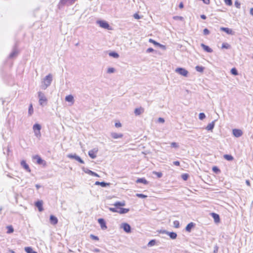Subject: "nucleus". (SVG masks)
Returning <instances> with one entry per match:
<instances>
[{
  "mask_svg": "<svg viewBox=\"0 0 253 253\" xmlns=\"http://www.w3.org/2000/svg\"><path fill=\"white\" fill-rule=\"evenodd\" d=\"M52 81V76L51 74H49L46 76L43 79L42 84V88L43 89H45L48 86H49L51 83Z\"/></svg>",
  "mask_w": 253,
  "mask_h": 253,
  "instance_id": "1",
  "label": "nucleus"
},
{
  "mask_svg": "<svg viewBox=\"0 0 253 253\" xmlns=\"http://www.w3.org/2000/svg\"><path fill=\"white\" fill-rule=\"evenodd\" d=\"M38 97L39 98V104L42 106H44L47 104V98L43 93L40 91L38 92Z\"/></svg>",
  "mask_w": 253,
  "mask_h": 253,
  "instance_id": "2",
  "label": "nucleus"
},
{
  "mask_svg": "<svg viewBox=\"0 0 253 253\" xmlns=\"http://www.w3.org/2000/svg\"><path fill=\"white\" fill-rule=\"evenodd\" d=\"M67 157L71 159H75L81 164L84 163V161L76 154H69L67 155Z\"/></svg>",
  "mask_w": 253,
  "mask_h": 253,
  "instance_id": "3",
  "label": "nucleus"
},
{
  "mask_svg": "<svg viewBox=\"0 0 253 253\" xmlns=\"http://www.w3.org/2000/svg\"><path fill=\"white\" fill-rule=\"evenodd\" d=\"M96 23L102 28L110 30L111 29L109 24L105 21L98 20Z\"/></svg>",
  "mask_w": 253,
  "mask_h": 253,
  "instance_id": "4",
  "label": "nucleus"
},
{
  "mask_svg": "<svg viewBox=\"0 0 253 253\" xmlns=\"http://www.w3.org/2000/svg\"><path fill=\"white\" fill-rule=\"evenodd\" d=\"M175 72L184 77H187L188 72L184 68H177L175 69Z\"/></svg>",
  "mask_w": 253,
  "mask_h": 253,
  "instance_id": "5",
  "label": "nucleus"
},
{
  "mask_svg": "<svg viewBox=\"0 0 253 253\" xmlns=\"http://www.w3.org/2000/svg\"><path fill=\"white\" fill-rule=\"evenodd\" d=\"M18 54V50L17 48H16V47L15 46L13 48L11 52L9 55L8 58L11 59H14L17 56Z\"/></svg>",
  "mask_w": 253,
  "mask_h": 253,
  "instance_id": "6",
  "label": "nucleus"
},
{
  "mask_svg": "<svg viewBox=\"0 0 253 253\" xmlns=\"http://www.w3.org/2000/svg\"><path fill=\"white\" fill-rule=\"evenodd\" d=\"M121 227L127 233L131 232V227L129 224L127 223H123L121 225Z\"/></svg>",
  "mask_w": 253,
  "mask_h": 253,
  "instance_id": "7",
  "label": "nucleus"
},
{
  "mask_svg": "<svg viewBox=\"0 0 253 253\" xmlns=\"http://www.w3.org/2000/svg\"><path fill=\"white\" fill-rule=\"evenodd\" d=\"M98 150L97 148H94L88 151V155L92 159H95L96 157V153H97Z\"/></svg>",
  "mask_w": 253,
  "mask_h": 253,
  "instance_id": "8",
  "label": "nucleus"
},
{
  "mask_svg": "<svg viewBox=\"0 0 253 253\" xmlns=\"http://www.w3.org/2000/svg\"><path fill=\"white\" fill-rule=\"evenodd\" d=\"M98 222L100 224L101 228L102 230H105L107 228L106 226V222L103 218H99L98 219Z\"/></svg>",
  "mask_w": 253,
  "mask_h": 253,
  "instance_id": "9",
  "label": "nucleus"
},
{
  "mask_svg": "<svg viewBox=\"0 0 253 253\" xmlns=\"http://www.w3.org/2000/svg\"><path fill=\"white\" fill-rule=\"evenodd\" d=\"M232 131L234 136L236 137H239L241 136L243 134L242 131L239 129H233Z\"/></svg>",
  "mask_w": 253,
  "mask_h": 253,
  "instance_id": "10",
  "label": "nucleus"
},
{
  "mask_svg": "<svg viewBox=\"0 0 253 253\" xmlns=\"http://www.w3.org/2000/svg\"><path fill=\"white\" fill-rule=\"evenodd\" d=\"M42 201H38L35 203L36 207L40 211H42L43 210L42 208Z\"/></svg>",
  "mask_w": 253,
  "mask_h": 253,
  "instance_id": "11",
  "label": "nucleus"
},
{
  "mask_svg": "<svg viewBox=\"0 0 253 253\" xmlns=\"http://www.w3.org/2000/svg\"><path fill=\"white\" fill-rule=\"evenodd\" d=\"M50 222L52 225H55L58 222V219L54 215H51L49 218Z\"/></svg>",
  "mask_w": 253,
  "mask_h": 253,
  "instance_id": "12",
  "label": "nucleus"
},
{
  "mask_svg": "<svg viewBox=\"0 0 253 253\" xmlns=\"http://www.w3.org/2000/svg\"><path fill=\"white\" fill-rule=\"evenodd\" d=\"M65 100L66 101L71 102V104H73L74 102V97L72 95H68L65 97Z\"/></svg>",
  "mask_w": 253,
  "mask_h": 253,
  "instance_id": "13",
  "label": "nucleus"
},
{
  "mask_svg": "<svg viewBox=\"0 0 253 253\" xmlns=\"http://www.w3.org/2000/svg\"><path fill=\"white\" fill-rule=\"evenodd\" d=\"M21 165L25 169H26L28 172H30L31 169L28 166V165L26 163V161L24 160H22L21 162Z\"/></svg>",
  "mask_w": 253,
  "mask_h": 253,
  "instance_id": "14",
  "label": "nucleus"
},
{
  "mask_svg": "<svg viewBox=\"0 0 253 253\" xmlns=\"http://www.w3.org/2000/svg\"><path fill=\"white\" fill-rule=\"evenodd\" d=\"M220 30L222 31L225 32V33H226L228 34H229V35H233L234 34V32L232 31V30L231 29H229L228 28L221 27L220 28Z\"/></svg>",
  "mask_w": 253,
  "mask_h": 253,
  "instance_id": "15",
  "label": "nucleus"
},
{
  "mask_svg": "<svg viewBox=\"0 0 253 253\" xmlns=\"http://www.w3.org/2000/svg\"><path fill=\"white\" fill-rule=\"evenodd\" d=\"M95 185H100L102 187H106L107 186H109L110 185V183H107L104 181H102V182L96 181L95 183Z\"/></svg>",
  "mask_w": 253,
  "mask_h": 253,
  "instance_id": "16",
  "label": "nucleus"
},
{
  "mask_svg": "<svg viewBox=\"0 0 253 253\" xmlns=\"http://www.w3.org/2000/svg\"><path fill=\"white\" fill-rule=\"evenodd\" d=\"M216 120L213 121L211 123H210L206 127V129L208 130L212 131L215 125V122Z\"/></svg>",
  "mask_w": 253,
  "mask_h": 253,
  "instance_id": "17",
  "label": "nucleus"
},
{
  "mask_svg": "<svg viewBox=\"0 0 253 253\" xmlns=\"http://www.w3.org/2000/svg\"><path fill=\"white\" fill-rule=\"evenodd\" d=\"M111 135L114 139L121 138L123 136L122 133H117L116 132H112Z\"/></svg>",
  "mask_w": 253,
  "mask_h": 253,
  "instance_id": "18",
  "label": "nucleus"
},
{
  "mask_svg": "<svg viewBox=\"0 0 253 253\" xmlns=\"http://www.w3.org/2000/svg\"><path fill=\"white\" fill-rule=\"evenodd\" d=\"M195 223L193 222H190L188 223L187 226H186L185 230L186 231L190 232H191L192 229L194 227Z\"/></svg>",
  "mask_w": 253,
  "mask_h": 253,
  "instance_id": "19",
  "label": "nucleus"
},
{
  "mask_svg": "<svg viewBox=\"0 0 253 253\" xmlns=\"http://www.w3.org/2000/svg\"><path fill=\"white\" fill-rule=\"evenodd\" d=\"M201 47L203 48V49L209 53H211L212 51V50L211 48H210L209 46L205 45L204 43H202L201 44Z\"/></svg>",
  "mask_w": 253,
  "mask_h": 253,
  "instance_id": "20",
  "label": "nucleus"
},
{
  "mask_svg": "<svg viewBox=\"0 0 253 253\" xmlns=\"http://www.w3.org/2000/svg\"><path fill=\"white\" fill-rule=\"evenodd\" d=\"M144 112L143 108L140 107L135 109L134 110V114L136 116H138L141 115Z\"/></svg>",
  "mask_w": 253,
  "mask_h": 253,
  "instance_id": "21",
  "label": "nucleus"
},
{
  "mask_svg": "<svg viewBox=\"0 0 253 253\" xmlns=\"http://www.w3.org/2000/svg\"><path fill=\"white\" fill-rule=\"evenodd\" d=\"M83 169H84V168H83ZM84 170L85 173H88L89 175H91L92 176H96V177L99 176L97 173H95L94 171H91V170L87 169L86 170Z\"/></svg>",
  "mask_w": 253,
  "mask_h": 253,
  "instance_id": "22",
  "label": "nucleus"
},
{
  "mask_svg": "<svg viewBox=\"0 0 253 253\" xmlns=\"http://www.w3.org/2000/svg\"><path fill=\"white\" fill-rule=\"evenodd\" d=\"M129 209H126L123 208H120L119 209V211H118V213L120 214H125L129 211Z\"/></svg>",
  "mask_w": 253,
  "mask_h": 253,
  "instance_id": "23",
  "label": "nucleus"
},
{
  "mask_svg": "<svg viewBox=\"0 0 253 253\" xmlns=\"http://www.w3.org/2000/svg\"><path fill=\"white\" fill-rule=\"evenodd\" d=\"M212 216L214 219V220L215 222H218L220 220V217L218 214L215 213H212Z\"/></svg>",
  "mask_w": 253,
  "mask_h": 253,
  "instance_id": "24",
  "label": "nucleus"
},
{
  "mask_svg": "<svg viewBox=\"0 0 253 253\" xmlns=\"http://www.w3.org/2000/svg\"><path fill=\"white\" fill-rule=\"evenodd\" d=\"M126 205V203L124 201L123 202H117L114 204V206H115L117 208H118L119 207H123L125 206Z\"/></svg>",
  "mask_w": 253,
  "mask_h": 253,
  "instance_id": "25",
  "label": "nucleus"
},
{
  "mask_svg": "<svg viewBox=\"0 0 253 253\" xmlns=\"http://www.w3.org/2000/svg\"><path fill=\"white\" fill-rule=\"evenodd\" d=\"M34 131H40L41 129V126L39 124H35L33 127Z\"/></svg>",
  "mask_w": 253,
  "mask_h": 253,
  "instance_id": "26",
  "label": "nucleus"
},
{
  "mask_svg": "<svg viewBox=\"0 0 253 253\" xmlns=\"http://www.w3.org/2000/svg\"><path fill=\"white\" fill-rule=\"evenodd\" d=\"M25 251L27 253H37L33 250L32 247H25Z\"/></svg>",
  "mask_w": 253,
  "mask_h": 253,
  "instance_id": "27",
  "label": "nucleus"
},
{
  "mask_svg": "<svg viewBox=\"0 0 253 253\" xmlns=\"http://www.w3.org/2000/svg\"><path fill=\"white\" fill-rule=\"evenodd\" d=\"M137 183H141L144 184H147L148 182L144 178H138L136 180Z\"/></svg>",
  "mask_w": 253,
  "mask_h": 253,
  "instance_id": "28",
  "label": "nucleus"
},
{
  "mask_svg": "<svg viewBox=\"0 0 253 253\" xmlns=\"http://www.w3.org/2000/svg\"><path fill=\"white\" fill-rule=\"evenodd\" d=\"M168 235L171 239H175L177 237V234L173 232H169Z\"/></svg>",
  "mask_w": 253,
  "mask_h": 253,
  "instance_id": "29",
  "label": "nucleus"
},
{
  "mask_svg": "<svg viewBox=\"0 0 253 253\" xmlns=\"http://www.w3.org/2000/svg\"><path fill=\"white\" fill-rule=\"evenodd\" d=\"M34 159L37 160V162L38 164L41 165L43 162V160L38 155L35 156Z\"/></svg>",
  "mask_w": 253,
  "mask_h": 253,
  "instance_id": "30",
  "label": "nucleus"
},
{
  "mask_svg": "<svg viewBox=\"0 0 253 253\" xmlns=\"http://www.w3.org/2000/svg\"><path fill=\"white\" fill-rule=\"evenodd\" d=\"M223 157L227 161H231L234 159L233 157L231 155L225 154L223 156Z\"/></svg>",
  "mask_w": 253,
  "mask_h": 253,
  "instance_id": "31",
  "label": "nucleus"
},
{
  "mask_svg": "<svg viewBox=\"0 0 253 253\" xmlns=\"http://www.w3.org/2000/svg\"><path fill=\"white\" fill-rule=\"evenodd\" d=\"M69 3V0H60L59 3V6H62L65 4H66L67 3Z\"/></svg>",
  "mask_w": 253,
  "mask_h": 253,
  "instance_id": "32",
  "label": "nucleus"
},
{
  "mask_svg": "<svg viewBox=\"0 0 253 253\" xmlns=\"http://www.w3.org/2000/svg\"><path fill=\"white\" fill-rule=\"evenodd\" d=\"M195 69L197 72L202 73L204 71V67H203V66H197L195 67Z\"/></svg>",
  "mask_w": 253,
  "mask_h": 253,
  "instance_id": "33",
  "label": "nucleus"
},
{
  "mask_svg": "<svg viewBox=\"0 0 253 253\" xmlns=\"http://www.w3.org/2000/svg\"><path fill=\"white\" fill-rule=\"evenodd\" d=\"M109 55L114 58H118L119 57V54L116 52H111L109 53Z\"/></svg>",
  "mask_w": 253,
  "mask_h": 253,
  "instance_id": "34",
  "label": "nucleus"
},
{
  "mask_svg": "<svg viewBox=\"0 0 253 253\" xmlns=\"http://www.w3.org/2000/svg\"><path fill=\"white\" fill-rule=\"evenodd\" d=\"M33 112H34V110H33V106L32 104H30L29 107L28 114L29 115L31 116L33 114Z\"/></svg>",
  "mask_w": 253,
  "mask_h": 253,
  "instance_id": "35",
  "label": "nucleus"
},
{
  "mask_svg": "<svg viewBox=\"0 0 253 253\" xmlns=\"http://www.w3.org/2000/svg\"><path fill=\"white\" fill-rule=\"evenodd\" d=\"M231 73L234 76H236L238 74V71L235 68H233L231 69Z\"/></svg>",
  "mask_w": 253,
  "mask_h": 253,
  "instance_id": "36",
  "label": "nucleus"
},
{
  "mask_svg": "<svg viewBox=\"0 0 253 253\" xmlns=\"http://www.w3.org/2000/svg\"><path fill=\"white\" fill-rule=\"evenodd\" d=\"M189 175L187 173H183L181 175V178L183 180L186 181L188 179Z\"/></svg>",
  "mask_w": 253,
  "mask_h": 253,
  "instance_id": "37",
  "label": "nucleus"
},
{
  "mask_svg": "<svg viewBox=\"0 0 253 253\" xmlns=\"http://www.w3.org/2000/svg\"><path fill=\"white\" fill-rule=\"evenodd\" d=\"M156 244V240H150L148 244V246H150V247H152V246H153L155 245Z\"/></svg>",
  "mask_w": 253,
  "mask_h": 253,
  "instance_id": "38",
  "label": "nucleus"
},
{
  "mask_svg": "<svg viewBox=\"0 0 253 253\" xmlns=\"http://www.w3.org/2000/svg\"><path fill=\"white\" fill-rule=\"evenodd\" d=\"M212 171L216 173H218L219 172H220V169H218V167H216V166H214L212 168Z\"/></svg>",
  "mask_w": 253,
  "mask_h": 253,
  "instance_id": "39",
  "label": "nucleus"
},
{
  "mask_svg": "<svg viewBox=\"0 0 253 253\" xmlns=\"http://www.w3.org/2000/svg\"><path fill=\"white\" fill-rule=\"evenodd\" d=\"M206 118V115L204 113H200L199 115V118L201 120H204Z\"/></svg>",
  "mask_w": 253,
  "mask_h": 253,
  "instance_id": "40",
  "label": "nucleus"
},
{
  "mask_svg": "<svg viewBox=\"0 0 253 253\" xmlns=\"http://www.w3.org/2000/svg\"><path fill=\"white\" fill-rule=\"evenodd\" d=\"M149 42H150V43H152L153 44H154V45L156 46H157V45H159V42H157L156 41H155V40L152 39H150L149 40Z\"/></svg>",
  "mask_w": 253,
  "mask_h": 253,
  "instance_id": "41",
  "label": "nucleus"
},
{
  "mask_svg": "<svg viewBox=\"0 0 253 253\" xmlns=\"http://www.w3.org/2000/svg\"><path fill=\"white\" fill-rule=\"evenodd\" d=\"M7 229H8L7 231V233H11L14 231V229H13V227H12V226H7Z\"/></svg>",
  "mask_w": 253,
  "mask_h": 253,
  "instance_id": "42",
  "label": "nucleus"
},
{
  "mask_svg": "<svg viewBox=\"0 0 253 253\" xmlns=\"http://www.w3.org/2000/svg\"><path fill=\"white\" fill-rule=\"evenodd\" d=\"M136 196L140 198H145L147 197V195H144L143 194H136Z\"/></svg>",
  "mask_w": 253,
  "mask_h": 253,
  "instance_id": "43",
  "label": "nucleus"
},
{
  "mask_svg": "<svg viewBox=\"0 0 253 253\" xmlns=\"http://www.w3.org/2000/svg\"><path fill=\"white\" fill-rule=\"evenodd\" d=\"M115 71V69L114 68L110 67L108 69L107 72L109 74H111L114 73Z\"/></svg>",
  "mask_w": 253,
  "mask_h": 253,
  "instance_id": "44",
  "label": "nucleus"
},
{
  "mask_svg": "<svg viewBox=\"0 0 253 253\" xmlns=\"http://www.w3.org/2000/svg\"><path fill=\"white\" fill-rule=\"evenodd\" d=\"M230 45L227 43H223L222 44V48L228 49L230 47Z\"/></svg>",
  "mask_w": 253,
  "mask_h": 253,
  "instance_id": "45",
  "label": "nucleus"
},
{
  "mask_svg": "<svg viewBox=\"0 0 253 253\" xmlns=\"http://www.w3.org/2000/svg\"><path fill=\"white\" fill-rule=\"evenodd\" d=\"M224 2L227 5L231 6L232 5V0H224Z\"/></svg>",
  "mask_w": 253,
  "mask_h": 253,
  "instance_id": "46",
  "label": "nucleus"
},
{
  "mask_svg": "<svg viewBox=\"0 0 253 253\" xmlns=\"http://www.w3.org/2000/svg\"><path fill=\"white\" fill-rule=\"evenodd\" d=\"M153 173L157 176L158 177L161 178L163 174L161 172L153 171Z\"/></svg>",
  "mask_w": 253,
  "mask_h": 253,
  "instance_id": "47",
  "label": "nucleus"
},
{
  "mask_svg": "<svg viewBox=\"0 0 253 253\" xmlns=\"http://www.w3.org/2000/svg\"><path fill=\"white\" fill-rule=\"evenodd\" d=\"M90 237L91 239H92L93 240H97V241L99 240V238L97 236H95L94 235L91 234L90 235Z\"/></svg>",
  "mask_w": 253,
  "mask_h": 253,
  "instance_id": "48",
  "label": "nucleus"
},
{
  "mask_svg": "<svg viewBox=\"0 0 253 253\" xmlns=\"http://www.w3.org/2000/svg\"><path fill=\"white\" fill-rule=\"evenodd\" d=\"M240 2L238 1V0H236L235 1V6L238 8H240Z\"/></svg>",
  "mask_w": 253,
  "mask_h": 253,
  "instance_id": "49",
  "label": "nucleus"
},
{
  "mask_svg": "<svg viewBox=\"0 0 253 253\" xmlns=\"http://www.w3.org/2000/svg\"><path fill=\"white\" fill-rule=\"evenodd\" d=\"M174 19L175 20H178L180 21H183L184 20V18L183 17L178 16L174 17Z\"/></svg>",
  "mask_w": 253,
  "mask_h": 253,
  "instance_id": "50",
  "label": "nucleus"
},
{
  "mask_svg": "<svg viewBox=\"0 0 253 253\" xmlns=\"http://www.w3.org/2000/svg\"><path fill=\"white\" fill-rule=\"evenodd\" d=\"M203 34L205 35H208L210 34V31L208 29L205 28L203 30Z\"/></svg>",
  "mask_w": 253,
  "mask_h": 253,
  "instance_id": "51",
  "label": "nucleus"
},
{
  "mask_svg": "<svg viewBox=\"0 0 253 253\" xmlns=\"http://www.w3.org/2000/svg\"><path fill=\"white\" fill-rule=\"evenodd\" d=\"M173 225L175 227L178 228L179 226V223L178 221L175 220L173 222Z\"/></svg>",
  "mask_w": 253,
  "mask_h": 253,
  "instance_id": "52",
  "label": "nucleus"
},
{
  "mask_svg": "<svg viewBox=\"0 0 253 253\" xmlns=\"http://www.w3.org/2000/svg\"><path fill=\"white\" fill-rule=\"evenodd\" d=\"M158 232L159 233H161V234H168V232L169 231H167V230H159L158 231Z\"/></svg>",
  "mask_w": 253,
  "mask_h": 253,
  "instance_id": "53",
  "label": "nucleus"
},
{
  "mask_svg": "<svg viewBox=\"0 0 253 253\" xmlns=\"http://www.w3.org/2000/svg\"><path fill=\"white\" fill-rule=\"evenodd\" d=\"M171 146L172 147H173V148H178V145L176 142H172L171 143Z\"/></svg>",
  "mask_w": 253,
  "mask_h": 253,
  "instance_id": "54",
  "label": "nucleus"
},
{
  "mask_svg": "<svg viewBox=\"0 0 253 253\" xmlns=\"http://www.w3.org/2000/svg\"><path fill=\"white\" fill-rule=\"evenodd\" d=\"M34 132H35V135L37 137H40L41 136V134L40 131H34Z\"/></svg>",
  "mask_w": 253,
  "mask_h": 253,
  "instance_id": "55",
  "label": "nucleus"
},
{
  "mask_svg": "<svg viewBox=\"0 0 253 253\" xmlns=\"http://www.w3.org/2000/svg\"><path fill=\"white\" fill-rule=\"evenodd\" d=\"M109 210L114 212H118V211L114 208H109Z\"/></svg>",
  "mask_w": 253,
  "mask_h": 253,
  "instance_id": "56",
  "label": "nucleus"
},
{
  "mask_svg": "<svg viewBox=\"0 0 253 253\" xmlns=\"http://www.w3.org/2000/svg\"><path fill=\"white\" fill-rule=\"evenodd\" d=\"M159 45H157V46L160 47V48L163 49V50H165L166 49V46L163 44H160V43H159Z\"/></svg>",
  "mask_w": 253,
  "mask_h": 253,
  "instance_id": "57",
  "label": "nucleus"
},
{
  "mask_svg": "<svg viewBox=\"0 0 253 253\" xmlns=\"http://www.w3.org/2000/svg\"><path fill=\"white\" fill-rule=\"evenodd\" d=\"M133 17L136 19H139L140 18V16L137 13H135Z\"/></svg>",
  "mask_w": 253,
  "mask_h": 253,
  "instance_id": "58",
  "label": "nucleus"
},
{
  "mask_svg": "<svg viewBox=\"0 0 253 253\" xmlns=\"http://www.w3.org/2000/svg\"><path fill=\"white\" fill-rule=\"evenodd\" d=\"M158 122L161 123H164L165 122V120L163 118H159L158 119Z\"/></svg>",
  "mask_w": 253,
  "mask_h": 253,
  "instance_id": "59",
  "label": "nucleus"
},
{
  "mask_svg": "<svg viewBox=\"0 0 253 253\" xmlns=\"http://www.w3.org/2000/svg\"><path fill=\"white\" fill-rule=\"evenodd\" d=\"M115 126L116 127H120L122 126L120 122L116 123Z\"/></svg>",
  "mask_w": 253,
  "mask_h": 253,
  "instance_id": "60",
  "label": "nucleus"
},
{
  "mask_svg": "<svg viewBox=\"0 0 253 253\" xmlns=\"http://www.w3.org/2000/svg\"><path fill=\"white\" fill-rule=\"evenodd\" d=\"M154 51V49H153L152 48L150 47V48H148L147 49L146 52H147V53H150V52H152V51Z\"/></svg>",
  "mask_w": 253,
  "mask_h": 253,
  "instance_id": "61",
  "label": "nucleus"
},
{
  "mask_svg": "<svg viewBox=\"0 0 253 253\" xmlns=\"http://www.w3.org/2000/svg\"><path fill=\"white\" fill-rule=\"evenodd\" d=\"M173 165L176 166H179L180 165V163L179 161H174L173 162Z\"/></svg>",
  "mask_w": 253,
  "mask_h": 253,
  "instance_id": "62",
  "label": "nucleus"
},
{
  "mask_svg": "<svg viewBox=\"0 0 253 253\" xmlns=\"http://www.w3.org/2000/svg\"><path fill=\"white\" fill-rule=\"evenodd\" d=\"M217 251H218V247L217 246H215L214 247L213 253H216L217 252Z\"/></svg>",
  "mask_w": 253,
  "mask_h": 253,
  "instance_id": "63",
  "label": "nucleus"
},
{
  "mask_svg": "<svg viewBox=\"0 0 253 253\" xmlns=\"http://www.w3.org/2000/svg\"><path fill=\"white\" fill-rule=\"evenodd\" d=\"M250 13L253 16V8L250 9Z\"/></svg>",
  "mask_w": 253,
  "mask_h": 253,
  "instance_id": "64",
  "label": "nucleus"
}]
</instances>
